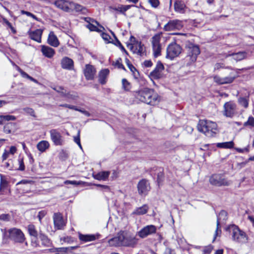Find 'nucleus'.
Wrapping results in <instances>:
<instances>
[{"label": "nucleus", "instance_id": "obj_1", "mask_svg": "<svg viewBox=\"0 0 254 254\" xmlns=\"http://www.w3.org/2000/svg\"><path fill=\"white\" fill-rule=\"evenodd\" d=\"M138 239L125 231L120 232L116 236L109 240V244L112 247H134Z\"/></svg>", "mask_w": 254, "mask_h": 254}, {"label": "nucleus", "instance_id": "obj_2", "mask_svg": "<svg viewBox=\"0 0 254 254\" xmlns=\"http://www.w3.org/2000/svg\"><path fill=\"white\" fill-rule=\"evenodd\" d=\"M133 95L141 102L152 106L157 104L160 101L158 95L154 92V90L147 87L134 91Z\"/></svg>", "mask_w": 254, "mask_h": 254}, {"label": "nucleus", "instance_id": "obj_3", "mask_svg": "<svg viewBox=\"0 0 254 254\" xmlns=\"http://www.w3.org/2000/svg\"><path fill=\"white\" fill-rule=\"evenodd\" d=\"M3 234V239H9L14 243L22 244L25 242L26 238L24 234L20 229L12 228L8 230L1 229Z\"/></svg>", "mask_w": 254, "mask_h": 254}, {"label": "nucleus", "instance_id": "obj_4", "mask_svg": "<svg viewBox=\"0 0 254 254\" xmlns=\"http://www.w3.org/2000/svg\"><path fill=\"white\" fill-rule=\"evenodd\" d=\"M197 127L199 131L209 137H213L217 130V125L215 123L207 120H200Z\"/></svg>", "mask_w": 254, "mask_h": 254}, {"label": "nucleus", "instance_id": "obj_5", "mask_svg": "<svg viewBox=\"0 0 254 254\" xmlns=\"http://www.w3.org/2000/svg\"><path fill=\"white\" fill-rule=\"evenodd\" d=\"M228 229L231 233L232 238L234 241L241 244H244L248 242V237L246 233L241 230L237 226L230 225Z\"/></svg>", "mask_w": 254, "mask_h": 254}, {"label": "nucleus", "instance_id": "obj_6", "mask_svg": "<svg viewBox=\"0 0 254 254\" xmlns=\"http://www.w3.org/2000/svg\"><path fill=\"white\" fill-rule=\"evenodd\" d=\"M210 183L215 186H228L231 182L228 181L225 177L221 174H213L209 179Z\"/></svg>", "mask_w": 254, "mask_h": 254}, {"label": "nucleus", "instance_id": "obj_7", "mask_svg": "<svg viewBox=\"0 0 254 254\" xmlns=\"http://www.w3.org/2000/svg\"><path fill=\"white\" fill-rule=\"evenodd\" d=\"M182 47L176 43L170 44L167 48L166 58L171 60L179 56L182 52Z\"/></svg>", "mask_w": 254, "mask_h": 254}, {"label": "nucleus", "instance_id": "obj_8", "mask_svg": "<svg viewBox=\"0 0 254 254\" xmlns=\"http://www.w3.org/2000/svg\"><path fill=\"white\" fill-rule=\"evenodd\" d=\"M187 51V57L190 58L191 62H194L197 56L200 54L199 47L191 43H189L186 46Z\"/></svg>", "mask_w": 254, "mask_h": 254}, {"label": "nucleus", "instance_id": "obj_9", "mask_svg": "<svg viewBox=\"0 0 254 254\" xmlns=\"http://www.w3.org/2000/svg\"><path fill=\"white\" fill-rule=\"evenodd\" d=\"M228 218L227 212L225 210H221L217 216V228L215 232L214 242L217 236H220L221 233V225L224 224Z\"/></svg>", "mask_w": 254, "mask_h": 254}, {"label": "nucleus", "instance_id": "obj_10", "mask_svg": "<svg viewBox=\"0 0 254 254\" xmlns=\"http://www.w3.org/2000/svg\"><path fill=\"white\" fill-rule=\"evenodd\" d=\"M161 35L156 34L151 38V43L154 58H157L161 55V46L160 44Z\"/></svg>", "mask_w": 254, "mask_h": 254}, {"label": "nucleus", "instance_id": "obj_11", "mask_svg": "<svg viewBox=\"0 0 254 254\" xmlns=\"http://www.w3.org/2000/svg\"><path fill=\"white\" fill-rule=\"evenodd\" d=\"M237 113V105L232 101L226 102L224 105L223 115L229 118H232Z\"/></svg>", "mask_w": 254, "mask_h": 254}, {"label": "nucleus", "instance_id": "obj_12", "mask_svg": "<svg viewBox=\"0 0 254 254\" xmlns=\"http://www.w3.org/2000/svg\"><path fill=\"white\" fill-rule=\"evenodd\" d=\"M51 138L54 144L57 146H62L64 144V140L61 133L56 129L50 131Z\"/></svg>", "mask_w": 254, "mask_h": 254}, {"label": "nucleus", "instance_id": "obj_13", "mask_svg": "<svg viewBox=\"0 0 254 254\" xmlns=\"http://www.w3.org/2000/svg\"><path fill=\"white\" fill-rule=\"evenodd\" d=\"M183 27L182 21L175 19L170 20L165 25L164 29L166 31H170L176 30H180Z\"/></svg>", "mask_w": 254, "mask_h": 254}, {"label": "nucleus", "instance_id": "obj_14", "mask_svg": "<svg viewBox=\"0 0 254 254\" xmlns=\"http://www.w3.org/2000/svg\"><path fill=\"white\" fill-rule=\"evenodd\" d=\"M137 190L140 195H146L150 190V187L148 181L145 179L141 180L137 184Z\"/></svg>", "mask_w": 254, "mask_h": 254}, {"label": "nucleus", "instance_id": "obj_15", "mask_svg": "<svg viewBox=\"0 0 254 254\" xmlns=\"http://www.w3.org/2000/svg\"><path fill=\"white\" fill-rule=\"evenodd\" d=\"M53 220L55 228L58 230H62L65 226L63 215L60 213H55L53 215Z\"/></svg>", "mask_w": 254, "mask_h": 254}, {"label": "nucleus", "instance_id": "obj_16", "mask_svg": "<svg viewBox=\"0 0 254 254\" xmlns=\"http://www.w3.org/2000/svg\"><path fill=\"white\" fill-rule=\"evenodd\" d=\"M156 227L154 225H150L146 226L141 229L138 232V235L141 238H144L148 235L155 233Z\"/></svg>", "mask_w": 254, "mask_h": 254}, {"label": "nucleus", "instance_id": "obj_17", "mask_svg": "<svg viewBox=\"0 0 254 254\" xmlns=\"http://www.w3.org/2000/svg\"><path fill=\"white\" fill-rule=\"evenodd\" d=\"M164 69V66L160 61L157 63L154 69L150 73V76L154 79H160L161 75V72Z\"/></svg>", "mask_w": 254, "mask_h": 254}, {"label": "nucleus", "instance_id": "obj_18", "mask_svg": "<svg viewBox=\"0 0 254 254\" xmlns=\"http://www.w3.org/2000/svg\"><path fill=\"white\" fill-rule=\"evenodd\" d=\"M96 73L94 67L90 64H86L84 70V76L87 80L93 79Z\"/></svg>", "mask_w": 254, "mask_h": 254}, {"label": "nucleus", "instance_id": "obj_19", "mask_svg": "<svg viewBox=\"0 0 254 254\" xmlns=\"http://www.w3.org/2000/svg\"><path fill=\"white\" fill-rule=\"evenodd\" d=\"M130 48L133 50L134 53L140 56L143 55L145 52L144 45L140 41L136 42V43L133 45H130Z\"/></svg>", "mask_w": 254, "mask_h": 254}, {"label": "nucleus", "instance_id": "obj_20", "mask_svg": "<svg viewBox=\"0 0 254 254\" xmlns=\"http://www.w3.org/2000/svg\"><path fill=\"white\" fill-rule=\"evenodd\" d=\"M100 235L99 234H82L79 233L78 238L79 240L83 243L91 242L98 239Z\"/></svg>", "mask_w": 254, "mask_h": 254}, {"label": "nucleus", "instance_id": "obj_21", "mask_svg": "<svg viewBox=\"0 0 254 254\" xmlns=\"http://www.w3.org/2000/svg\"><path fill=\"white\" fill-rule=\"evenodd\" d=\"M61 64L62 67L64 69L72 70L74 67L73 60L67 57H64L62 59Z\"/></svg>", "mask_w": 254, "mask_h": 254}, {"label": "nucleus", "instance_id": "obj_22", "mask_svg": "<svg viewBox=\"0 0 254 254\" xmlns=\"http://www.w3.org/2000/svg\"><path fill=\"white\" fill-rule=\"evenodd\" d=\"M54 4L59 8L65 11H70V2L65 0H57L54 2Z\"/></svg>", "mask_w": 254, "mask_h": 254}, {"label": "nucleus", "instance_id": "obj_23", "mask_svg": "<svg viewBox=\"0 0 254 254\" xmlns=\"http://www.w3.org/2000/svg\"><path fill=\"white\" fill-rule=\"evenodd\" d=\"M70 10H74L76 12L83 14H86L88 12L86 7L72 1L70 2Z\"/></svg>", "mask_w": 254, "mask_h": 254}, {"label": "nucleus", "instance_id": "obj_24", "mask_svg": "<svg viewBox=\"0 0 254 254\" xmlns=\"http://www.w3.org/2000/svg\"><path fill=\"white\" fill-rule=\"evenodd\" d=\"M43 30L40 29H36L34 31H29L28 34L30 38L38 43L41 42V36Z\"/></svg>", "mask_w": 254, "mask_h": 254}, {"label": "nucleus", "instance_id": "obj_25", "mask_svg": "<svg viewBox=\"0 0 254 254\" xmlns=\"http://www.w3.org/2000/svg\"><path fill=\"white\" fill-rule=\"evenodd\" d=\"M110 70L108 68L102 69L98 74V81L102 85L106 84L109 76Z\"/></svg>", "mask_w": 254, "mask_h": 254}, {"label": "nucleus", "instance_id": "obj_26", "mask_svg": "<svg viewBox=\"0 0 254 254\" xmlns=\"http://www.w3.org/2000/svg\"><path fill=\"white\" fill-rule=\"evenodd\" d=\"M248 53L245 51L239 52L237 53H232L229 54L228 56H231L236 62H239L247 58Z\"/></svg>", "mask_w": 254, "mask_h": 254}, {"label": "nucleus", "instance_id": "obj_27", "mask_svg": "<svg viewBox=\"0 0 254 254\" xmlns=\"http://www.w3.org/2000/svg\"><path fill=\"white\" fill-rule=\"evenodd\" d=\"M39 237L41 241V244L44 247H50L52 245V242L48 237L40 231L39 233Z\"/></svg>", "mask_w": 254, "mask_h": 254}, {"label": "nucleus", "instance_id": "obj_28", "mask_svg": "<svg viewBox=\"0 0 254 254\" xmlns=\"http://www.w3.org/2000/svg\"><path fill=\"white\" fill-rule=\"evenodd\" d=\"M186 6L182 0H176L174 2L175 10L180 13H184L185 12V8Z\"/></svg>", "mask_w": 254, "mask_h": 254}, {"label": "nucleus", "instance_id": "obj_29", "mask_svg": "<svg viewBox=\"0 0 254 254\" xmlns=\"http://www.w3.org/2000/svg\"><path fill=\"white\" fill-rule=\"evenodd\" d=\"M41 52L44 56L48 58H52L55 54L53 48L45 45L42 46Z\"/></svg>", "mask_w": 254, "mask_h": 254}, {"label": "nucleus", "instance_id": "obj_30", "mask_svg": "<svg viewBox=\"0 0 254 254\" xmlns=\"http://www.w3.org/2000/svg\"><path fill=\"white\" fill-rule=\"evenodd\" d=\"M48 43L50 45L57 47L59 45V42L57 36L53 32H51L49 35Z\"/></svg>", "mask_w": 254, "mask_h": 254}, {"label": "nucleus", "instance_id": "obj_31", "mask_svg": "<svg viewBox=\"0 0 254 254\" xmlns=\"http://www.w3.org/2000/svg\"><path fill=\"white\" fill-rule=\"evenodd\" d=\"M0 194H3L4 190L8 187V182L1 174H0Z\"/></svg>", "mask_w": 254, "mask_h": 254}, {"label": "nucleus", "instance_id": "obj_32", "mask_svg": "<svg viewBox=\"0 0 254 254\" xmlns=\"http://www.w3.org/2000/svg\"><path fill=\"white\" fill-rule=\"evenodd\" d=\"M77 247H70L66 248H60L56 249H51L49 251L51 252H56L55 254H64L65 251H71L72 250L77 248Z\"/></svg>", "mask_w": 254, "mask_h": 254}, {"label": "nucleus", "instance_id": "obj_33", "mask_svg": "<svg viewBox=\"0 0 254 254\" xmlns=\"http://www.w3.org/2000/svg\"><path fill=\"white\" fill-rule=\"evenodd\" d=\"M148 210V206L146 204L142 205L141 207L136 208L132 212L133 214L140 215L146 214Z\"/></svg>", "mask_w": 254, "mask_h": 254}, {"label": "nucleus", "instance_id": "obj_34", "mask_svg": "<svg viewBox=\"0 0 254 254\" xmlns=\"http://www.w3.org/2000/svg\"><path fill=\"white\" fill-rule=\"evenodd\" d=\"M110 174L109 171H102L94 175V178L98 180H106Z\"/></svg>", "mask_w": 254, "mask_h": 254}, {"label": "nucleus", "instance_id": "obj_35", "mask_svg": "<svg viewBox=\"0 0 254 254\" xmlns=\"http://www.w3.org/2000/svg\"><path fill=\"white\" fill-rule=\"evenodd\" d=\"M49 146V143L46 140L41 141L37 145V149L42 152L45 151Z\"/></svg>", "mask_w": 254, "mask_h": 254}, {"label": "nucleus", "instance_id": "obj_36", "mask_svg": "<svg viewBox=\"0 0 254 254\" xmlns=\"http://www.w3.org/2000/svg\"><path fill=\"white\" fill-rule=\"evenodd\" d=\"M16 124L14 123H8L3 127V131L6 133H11L14 131Z\"/></svg>", "mask_w": 254, "mask_h": 254}, {"label": "nucleus", "instance_id": "obj_37", "mask_svg": "<svg viewBox=\"0 0 254 254\" xmlns=\"http://www.w3.org/2000/svg\"><path fill=\"white\" fill-rule=\"evenodd\" d=\"M237 77V75L234 72H231L228 76L223 77L224 84L232 83Z\"/></svg>", "mask_w": 254, "mask_h": 254}, {"label": "nucleus", "instance_id": "obj_38", "mask_svg": "<svg viewBox=\"0 0 254 254\" xmlns=\"http://www.w3.org/2000/svg\"><path fill=\"white\" fill-rule=\"evenodd\" d=\"M28 232L30 236L33 237L35 238H38L39 234L36 230L35 226L33 224H30L27 227Z\"/></svg>", "mask_w": 254, "mask_h": 254}, {"label": "nucleus", "instance_id": "obj_39", "mask_svg": "<svg viewBox=\"0 0 254 254\" xmlns=\"http://www.w3.org/2000/svg\"><path fill=\"white\" fill-rule=\"evenodd\" d=\"M234 142L231 141L229 142L218 143L216 145V146L218 148H232L234 147Z\"/></svg>", "mask_w": 254, "mask_h": 254}, {"label": "nucleus", "instance_id": "obj_40", "mask_svg": "<svg viewBox=\"0 0 254 254\" xmlns=\"http://www.w3.org/2000/svg\"><path fill=\"white\" fill-rule=\"evenodd\" d=\"M62 97H65L68 99L75 100L77 97V93L74 92H68L65 91V93H62Z\"/></svg>", "mask_w": 254, "mask_h": 254}, {"label": "nucleus", "instance_id": "obj_41", "mask_svg": "<svg viewBox=\"0 0 254 254\" xmlns=\"http://www.w3.org/2000/svg\"><path fill=\"white\" fill-rule=\"evenodd\" d=\"M243 126L250 129L253 128L254 127V118L252 116H250L247 121L244 123Z\"/></svg>", "mask_w": 254, "mask_h": 254}, {"label": "nucleus", "instance_id": "obj_42", "mask_svg": "<svg viewBox=\"0 0 254 254\" xmlns=\"http://www.w3.org/2000/svg\"><path fill=\"white\" fill-rule=\"evenodd\" d=\"M239 104L244 107L245 108H247L249 106V100L246 97H240L238 99Z\"/></svg>", "mask_w": 254, "mask_h": 254}, {"label": "nucleus", "instance_id": "obj_43", "mask_svg": "<svg viewBox=\"0 0 254 254\" xmlns=\"http://www.w3.org/2000/svg\"><path fill=\"white\" fill-rule=\"evenodd\" d=\"M164 173H163V169L162 168H159L157 170V182L158 184L159 185L160 183H161L164 179Z\"/></svg>", "mask_w": 254, "mask_h": 254}, {"label": "nucleus", "instance_id": "obj_44", "mask_svg": "<svg viewBox=\"0 0 254 254\" xmlns=\"http://www.w3.org/2000/svg\"><path fill=\"white\" fill-rule=\"evenodd\" d=\"M123 89L125 91H129L131 89L130 83L126 79L123 78L122 80Z\"/></svg>", "mask_w": 254, "mask_h": 254}, {"label": "nucleus", "instance_id": "obj_45", "mask_svg": "<svg viewBox=\"0 0 254 254\" xmlns=\"http://www.w3.org/2000/svg\"><path fill=\"white\" fill-rule=\"evenodd\" d=\"M83 19L85 21H86L87 23H88V24H90V23L93 24V23H95V24H96L97 25H98L100 27L104 29L103 26H102L97 20H96L95 19H94L92 18H91L89 17H84Z\"/></svg>", "mask_w": 254, "mask_h": 254}, {"label": "nucleus", "instance_id": "obj_46", "mask_svg": "<svg viewBox=\"0 0 254 254\" xmlns=\"http://www.w3.org/2000/svg\"><path fill=\"white\" fill-rule=\"evenodd\" d=\"M127 66L130 70L132 72L134 77L135 78H137L139 74L136 68L131 64H128Z\"/></svg>", "mask_w": 254, "mask_h": 254}, {"label": "nucleus", "instance_id": "obj_47", "mask_svg": "<svg viewBox=\"0 0 254 254\" xmlns=\"http://www.w3.org/2000/svg\"><path fill=\"white\" fill-rule=\"evenodd\" d=\"M86 27L88 28L90 31H96L100 32L101 30L95 25L92 23L88 24L86 25Z\"/></svg>", "mask_w": 254, "mask_h": 254}, {"label": "nucleus", "instance_id": "obj_48", "mask_svg": "<svg viewBox=\"0 0 254 254\" xmlns=\"http://www.w3.org/2000/svg\"><path fill=\"white\" fill-rule=\"evenodd\" d=\"M2 122L4 121H15L16 118L12 115H1Z\"/></svg>", "mask_w": 254, "mask_h": 254}, {"label": "nucleus", "instance_id": "obj_49", "mask_svg": "<svg viewBox=\"0 0 254 254\" xmlns=\"http://www.w3.org/2000/svg\"><path fill=\"white\" fill-rule=\"evenodd\" d=\"M11 217L9 214H1L0 215V221L8 222L10 220Z\"/></svg>", "mask_w": 254, "mask_h": 254}, {"label": "nucleus", "instance_id": "obj_50", "mask_svg": "<svg viewBox=\"0 0 254 254\" xmlns=\"http://www.w3.org/2000/svg\"><path fill=\"white\" fill-rule=\"evenodd\" d=\"M2 21L3 23H4L11 29L13 33H16V31L15 29V28L12 26V24L5 18H3Z\"/></svg>", "mask_w": 254, "mask_h": 254}, {"label": "nucleus", "instance_id": "obj_51", "mask_svg": "<svg viewBox=\"0 0 254 254\" xmlns=\"http://www.w3.org/2000/svg\"><path fill=\"white\" fill-rule=\"evenodd\" d=\"M213 249V246L211 245H209L203 247L202 250V254H210L212 252Z\"/></svg>", "mask_w": 254, "mask_h": 254}, {"label": "nucleus", "instance_id": "obj_52", "mask_svg": "<svg viewBox=\"0 0 254 254\" xmlns=\"http://www.w3.org/2000/svg\"><path fill=\"white\" fill-rule=\"evenodd\" d=\"M148 3L153 8H157L160 4V1L159 0H148Z\"/></svg>", "mask_w": 254, "mask_h": 254}, {"label": "nucleus", "instance_id": "obj_53", "mask_svg": "<svg viewBox=\"0 0 254 254\" xmlns=\"http://www.w3.org/2000/svg\"><path fill=\"white\" fill-rule=\"evenodd\" d=\"M213 80L215 82L217 83L218 84H220V85L224 84V83H223L224 80H223V77H221L218 75H215L213 77Z\"/></svg>", "mask_w": 254, "mask_h": 254}, {"label": "nucleus", "instance_id": "obj_54", "mask_svg": "<svg viewBox=\"0 0 254 254\" xmlns=\"http://www.w3.org/2000/svg\"><path fill=\"white\" fill-rule=\"evenodd\" d=\"M102 37L106 42H107V43H114L113 41H110V39H111V38L109 34H108L107 33L103 32L102 33Z\"/></svg>", "mask_w": 254, "mask_h": 254}, {"label": "nucleus", "instance_id": "obj_55", "mask_svg": "<svg viewBox=\"0 0 254 254\" xmlns=\"http://www.w3.org/2000/svg\"><path fill=\"white\" fill-rule=\"evenodd\" d=\"M18 161L19 165L18 170L20 171H24L25 170V166L23 162V158H19L18 159Z\"/></svg>", "mask_w": 254, "mask_h": 254}, {"label": "nucleus", "instance_id": "obj_56", "mask_svg": "<svg viewBox=\"0 0 254 254\" xmlns=\"http://www.w3.org/2000/svg\"><path fill=\"white\" fill-rule=\"evenodd\" d=\"M113 44L118 46L122 51L125 52L126 54H127V51L118 39H117V41L114 42Z\"/></svg>", "mask_w": 254, "mask_h": 254}, {"label": "nucleus", "instance_id": "obj_57", "mask_svg": "<svg viewBox=\"0 0 254 254\" xmlns=\"http://www.w3.org/2000/svg\"><path fill=\"white\" fill-rule=\"evenodd\" d=\"M21 14H25L27 16H30V17H31L32 18H33L34 19L37 20V21H38V18L36 16V15H35L34 14H32V13L29 12V11H25V10H21Z\"/></svg>", "mask_w": 254, "mask_h": 254}, {"label": "nucleus", "instance_id": "obj_58", "mask_svg": "<svg viewBox=\"0 0 254 254\" xmlns=\"http://www.w3.org/2000/svg\"><path fill=\"white\" fill-rule=\"evenodd\" d=\"M54 90H55L58 93L61 94V95L62 96V93H65V90L64 89L63 86H57L55 87L52 88Z\"/></svg>", "mask_w": 254, "mask_h": 254}, {"label": "nucleus", "instance_id": "obj_59", "mask_svg": "<svg viewBox=\"0 0 254 254\" xmlns=\"http://www.w3.org/2000/svg\"><path fill=\"white\" fill-rule=\"evenodd\" d=\"M31 245L33 248H37L40 246L38 238L32 239L31 241Z\"/></svg>", "mask_w": 254, "mask_h": 254}, {"label": "nucleus", "instance_id": "obj_60", "mask_svg": "<svg viewBox=\"0 0 254 254\" xmlns=\"http://www.w3.org/2000/svg\"><path fill=\"white\" fill-rule=\"evenodd\" d=\"M23 110L27 113V114H29L31 116L35 117V112L34 110L31 108L26 107L23 109Z\"/></svg>", "mask_w": 254, "mask_h": 254}, {"label": "nucleus", "instance_id": "obj_61", "mask_svg": "<svg viewBox=\"0 0 254 254\" xmlns=\"http://www.w3.org/2000/svg\"><path fill=\"white\" fill-rule=\"evenodd\" d=\"M121 61V59L120 58L119 60H118L116 62V63H115V64H114V65H115V66H117L120 69H123L126 70V68H125V66L122 63H121V62H120Z\"/></svg>", "mask_w": 254, "mask_h": 254}, {"label": "nucleus", "instance_id": "obj_62", "mask_svg": "<svg viewBox=\"0 0 254 254\" xmlns=\"http://www.w3.org/2000/svg\"><path fill=\"white\" fill-rule=\"evenodd\" d=\"M59 106L60 107L67 108L70 109H72V110H74L75 111H76V110H77V107L76 106H73V105H71L67 104H60Z\"/></svg>", "mask_w": 254, "mask_h": 254}, {"label": "nucleus", "instance_id": "obj_63", "mask_svg": "<svg viewBox=\"0 0 254 254\" xmlns=\"http://www.w3.org/2000/svg\"><path fill=\"white\" fill-rule=\"evenodd\" d=\"M64 184L77 186L79 185L80 183L76 181L66 180L64 182Z\"/></svg>", "mask_w": 254, "mask_h": 254}, {"label": "nucleus", "instance_id": "obj_64", "mask_svg": "<svg viewBox=\"0 0 254 254\" xmlns=\"http://www.w3.org/2000/svg\"><path fill=\"white\" fill-rule=\"evenodd\" d=\"M96 186L101 188L102 189L105 190L106 191H110V187L107 185H103L101 184H95Z\"/></svg>", "mask_w": 254, "mask_h": 254}]
</instances>
